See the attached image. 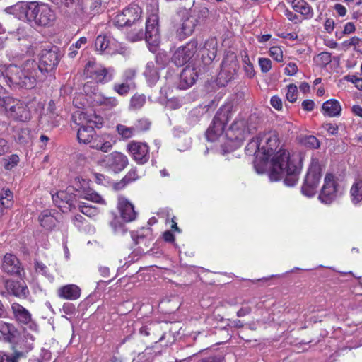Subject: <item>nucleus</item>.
<instances>
[{
    "label": "nucleus",
    "mask_w": 362,
    "mask_h": 362,
    "mask_svg": "<svg viewBox=\"0 0 362 362\" xmlns=\"http://www.w3.org/2000/svg\"><path fill=\"white\" fill-rule=\"evenodd\" d=\"M59 60V48L53 46L42 51L38 63L34 60H28L23 64V68L16 65L8 66L6 76L14 84L30 89L37 81H43L45 74L54 69Z\"/></svg>",
    "instance_id": "f257e3e1"
},
{
    "label": "nucleus",
    "mask_w": 362,
    "mask_h": 362,
    "mask_svg": "<svg viewBox=\"0 0 362 362\" xmlns=\"http://www.w3.org/2000/svg\"><path fill=\"white\" fill-rule=\"evenodd\" d=\"M272 168L270 180L277 181L284 178V184L293 187L298 182L300 173V159L298 155H290L285 149H279L272 159Z\"/></svg>",
    "instance_id": "f03ea898"
},
{
    "label": "nucleus",
    "mask_w": 362,
    "mask_h": 362,
    "mask_svg": "<svg viewBox=\"0 0 362 362\" xmlns=\"http://www.w3.org/2000/svg\"><path fill=\"white\" fill-rule=\"evenodd\" d=\"M13 11L18 18L41 27H50L57 19L54 9L45 3L21 2L13 7Z\"/></svg>",
    "instance_id": "7ed1b4c3"
},
{
    "label": "nucleus",
    "mask_w": 362,
    "mask_h": 362,
    "mask_svg": "<svg viewBox=\"0 0 362 362\" xmlns=\"http://www.w3.org/2000/svg\"><path fill=\"white\" fill-rule=\"evenodd\" d=\"M127 39L130 42H136L146 39L150 45H157L159 42L158 17L153 14L148 17L146 23V32L144 33L143 28L139 23L135 24L127 28Z\"/></svg>",
    "instance_id": "20e7f679"
},
{
    "label": "nucleus",
    "mask_w": 362,
    "mask_h": 362,
    "mask_svg": "<svg viewBox=\"0 0 362 362\" xmlns=\"http://www.w3.org/2000/svg\"><path fill=\"white\" fill-rule=\"evenodd\" d=\"M80 125L77 132V138L80 143L93 144V141L98 139L95 127L99 128L102 124V118L95 115H87L85 112L79 114Z\"/></svg>",
    "instance_id": "39448f33"
},
{
    "label": "nucleus",
    "mask_w": 362,
    "mask_h": 362,
    "mask_svg": "<svg viewBox=\"0 0 362 362\" xmlns=\"http://www.w3.org/2000/svg\"><path fill=\"white\" fill-rule=\"evenodd\" d=\"M235 114V110L232 105H223L216 112L211 124L206 131V138L209 141H214L221 136L228 122L231 119Z\"/></svg>",
    "instance_id": "423d86ee"
},
{
    "label": "nucleus",
    "mask_w": 362,
    "mask_h": 362,
    "mask_svg": "<svg viewBox=\"0 0 362 362\" xmlns=\"http://www.w3.org/2000/svg\"><path fill=\"white\" fill-rule=\"evenodd\" d=\"M83 74L96 83L105 84L114 79L115 70L112 67L105 68L95 62L89 61L85 66Z\"/></svg>",
    "instance_id": "0eeeda50"
},
{
    "label": "nucleus",
    "mask_w": 362,
    "mask_h": 362,
    "mask_svg": "<svg viewBox=\"0 0 362 362\" xmlns=\"http://www.w3.org/2000/svg\"><path fill=\"white\" fill-rule=\"evenodd\" d=\"M238 69V62L236 55L233 53H228L223 59L221 71L218 75V83L224 86L226 83L234 78Z\"/></svg>",
    "instance_id": "6e6552de"
},
{
    "label": "nucleus",
    "mask_w": 362,
    "mask_h": 362,
    "mask_svg": "<svg viewBox=\"0 0 362 362\" xmlns=\"http://www.w3.org/2000/svg\"><path fill=\"white\" fill-rule=\"evenodd\" d=\"M339 185L334 175L327 173L324 179V184L318 199L327 204L332 203L338 196Z\"/></svg>",
    "instance_id": "1a4fd4ad"
},
{
    "label": "nucleus",
    "mask_w": 362,
    "mask_h": 362,
    "mask_svg": "<svg viewBox=\"0 0 362 362\" xmlns=\"http://www.w3.org/2000/svg\"><path fill=\"white\" fill-rule=\"evenodd\" d=\"M198 49V42L192 39L183 46L179 47L172 57V62L177 66L187 64L194 57Z\"/></svg>",
    "instance_id": "9d476101"
},
{
    "label": "nucleus",
    "mask_w": 362,
    "mask_h": 362,
    "mask_svg": "<svg viewBox=\"0 0 362 362\" xmlns=\"http://www.w3.org/2000/svg\"><path fill=\"white\" fill-rule=\"evenodd\" d=\"M320 178L321 174L319 167L313 163L308 171L301 187L302 194L308 197L314 196L320 183Z\"/></svg>",
    "instance_id": "9b49d317"
},
{
    "label": "nucleus",
    "mask_w": 362,
    "mask_h": 362,
    "mask_svg": "<svg viewBox=\"0 0 362 362\" xmlns=\"http://www.w3.org/2000/svg\"><path fill=\"white\" fill-rule=\"evenodd\" d=\"M102 163L109 170L119 173L128 165L129 159L124 153L113 151L103 157Z\"/></svg>",
    "instance_id": "f8f14e48"
},
{
    "label": "nucleus",
    "mask_w": 362,
    "mask_h": 362,
    "mask_svg": "<svg viewBox=\"0 0 362 362\" xmlns=\"http://www.w3.org/2000/svg\"><path fill=\"white\" fill-rule=\"evenodd\" d=\"M127 151L139 165H143L149 160V146L146 143L132 141L127 144Z\"/></svg>",
    "instance_id": "ddd939ff"
},
{
    "label": "nucleus",
    "mask_w": 362,
    "mask_h": 362,
    "mask_svg": "<svg viewBox=\"0 0 362 362\" xmlns=\"http://www.w3.org/2000/svg\"><path fill=\"white\" fill-rule=\"evenodd\" d=\"M11 311L16 321L21 325L27 326L32 331H36V323L32 318L31 313L18 303L11 304Z\"/></svg>",
    "instance_id": "4468645a"
},
{
    "label": "nucleus",
    "mask_w": 362,
    "mask_h": 362,
    "mask_svg": "<svg viewBox=\"0 0 362 362\" xmlns=\"http://www.w3.org/2000/svg\"><path fill=\"white\" fill-rule=\"evenodd\" d=\"M262 138V158L264 160H267L274 153L279 147V139L275 132H269L261 134Z\"/></svg>",
    "instance_id": "2eb2a0df"
},
{
    "label": "nucleus",
    "mask_w": 362,
    "mask_h": 362,
    "mask_svg": "<svg viewBox=\"0 0 362 362\" xmlns=\"http://www.w3.org/2000/svg\"><path fill=\"white\" fill-rule=\"evenodd\" d=\"M251 133L247 127L246 122L242 117H237L226 132V135L230 139L243 141Z\"/></svg>",
    "instance_id": "dca6fc26"
},
{
    "label": "nucleus",
    "mask_w": 362,
    "mask_h": 362,
    "mask_svg": "<svg viewBox=\"0 0 362 362\" xmlns=\"http://www.w3.org/2000/svg\"><path fill=\"white\" fill-rule=\"evenodd\" d=\"M197 20L193 16L183 17L179 23L175 25V30L177 37L184 40L190 36L197 25Z\"/></svg>",
    "instance_id": "f3484780"
},
{
    "label": "nucleus",
    "mask_w": 362,
    "mask_h": 362,
    "mask_svg": "<svg viewBox=\"0 0 362 362\" xmlns=\"http://www.w3.org/2000/svg\"><path fill=\"white\" fill-rule=\"evenodd\" d=\"M1 267L4 272L12 276H21V272L23 271L19 259L11 253L4 255Z\"/></svg>",
    "instance_id": "a211bd4d"
},
{
    "label": "nucleus",
    "mask_w": 362,
    "mask_h": 362,
    "mask_svg": "<svg viewBox=\"0 0 362 362\" xmlns=\"http://www.w3.org/2000/svg\"><path fill=\"white\" fill-rule=\"evenodd\" d=\"M5 288L8 293L19 298H26L30 293L26 284L23 281L6 280Z\"/></svg>",
    "instance_id": "6ab92c4d"
},
{
    "label": "nucleus",
    "mask_w": 362,
    "mask_h": 362,
    "mask_svg": "<svg viewBox=\"0 0 362 362\" xmlns=\"http://www.w3.org/2000/svg\"><path fill=\"white\" fill-rule=\"evenodd\" d=\"M198 77L197 72L194 68L187 66L184 68L180 75L177 88L186 90L191 87Z\"/></svg>",
    "instance_id": "aec40b11"
},
{
    "label": "nucleus",
    "mask_w": 362,
    "mask_h": 362,
    "mask_svg": "<svg viewBox=\"0 0 362 362\" xmlns=\"http://www.w3.org/2000/svg\"><path fill=\"white\" fill-rule=\"evenodd\" d=\"M117 208L122 218L125 222H131L136 219V212L133 204L124 197H119Z\"/></svg>",
    "instance_id": "412c9836"
},
{
    "label": "nucleus",
    "mask_w": 362,
    "mask_h": 362,
    "mask_svg": "<svg viewBox=\"0 0 362 362\" xmlns=\"http://www.w3.org/2000/svg\"><path fill=\"white\" fill-rule=\"evenodd\" d=\"M57 296L62 299L75 300L81 296V288L75 284H67L57 289Z\"/></svg>",
    "instance_id": "4be33fe9"
},
{
    "label": "nucleus",
    "mask_w": 362,
    "mask_h": 362,
    "mask_svg": "<svg viewBox=\"0 0 362 362\" xmlns=\"http://www.w3.org/2000/svg\"><path fill=\"white\" fill-rule=\"evenodd\" d=\"M217 52V42L211 38L206 40L202 48V58L204 64H210L215 59Z\"/></svg>",
    "instance_id": "5701e85b"
},
{
    "label": "nucleus",
    "mask_w": 362,
    "mask_h": 362,
    "mask_svg": "<svg viewBox=\"0 0 362 362\" xmlns=\"http://www.w3.org/2000/svg\"><path fill=\"white\" fill-rule=\"evenodd\" d=\"M62 12L71 15L74 11H76L78 7V11L82 10L80 0H49Z\"/></svg>",
    "instance_id": "b1692460"
},
{
    "label": "nucleus",
    "mask_w": 362,
    "mask_h": 362,
    "mask_svg": "<svg viewBox=\"0 0 362 362\" xmlns=\"http://www.w3.org/2000/svg\"><path fill=\"white\" fill-rule=\"evenodd\" d=\"M126 18L130 27L132 25L139 23V21L141 18V9L137 6H133L125 8L122 11Z\"/></svg>",
    "instance_id": "393cba45"
},
{
    "label": "nucleus",
    "mask_w": 362,
    "mask_h": 362,
    "mask_svg": "<svg viewBox=\"0 0 362 362\" xmlns=\"http://www.w3.org/2000/svg\"><path fill=\"white\" fill-rule=\"evenodd\" d=\"M350 198L354 205H358L362 202V179H356L352 184L350 191Z\"/></svg>",
    "instance_id": "a878e982"
},
{
    "label": "nucleus",
    "mask_w": 362,
    "mask_h": 362,
    "mask_svg": "<svg viewBox=\"0 0 362 362\" xmlns=\"http://www.w3.org/2000/svg\"><path fill=\"white\" fill-rule=\"evenodd\" d=\"M292 5L295 11L304 16L306 19L313 18L314 14L313 10L306 1L303 0H293Z\"/></svg>",
    "instance_id": "bb28decb"
},
{
    "label": "nucleus",
    "mask_w": 362,
    "mask_h": 362,
    "mask_svg": "<svg viewBox=\"0 0 362 362\" xmlns=\"http://www.w3.org/2000/svg\"><path fill=\"white\" fill-rule=\"evenodd\" d=\"M322 108L324 114L329 117L339 116L341 110L339 103L335 99H330L325 102Z\"/></svg>",
    "instance_id": "cd10ccee"
},
{
    "label": "nucleus",
    "mask_w": 362,
    "mask_h": 362,
    "mask_svg": "<svg viewBox=\"0 0 362 362\" xmlns=\"http://www.w3.org/2000/svg\"><path fill=\"white\" fill-rule=\"evenodd\" d=\"M39 222L47 230H52L57 224V220L49 210L43 211L39 216Z\"/></svg>",
    "instance_id": "c85d7f7f"
},
{
    "label": "nucleus",
    "mask_w": 362,
    "mask_h": 362,
    "mask_svg": "<svg viewBox=\"0 0 362 362\" xmlns=\"http://www.w3.org/2000/svg\"><path fill=\"white\" fill-rule=\"evenodd\" d=\"M111 42L112 39L110 37L100 35L95 39V47L100 53L111 54L112 52Z\"/></svg>",
    "instance_id": "c756f323"
},
{
    "label": "nucleus",
    "mask_w": 362,
    "mask_h": 362,
    "mask_svg": "<svg viewBox=\"0 0 362 362\" xmlns=\"http://www.w3.org/2000/svg\"><path fill=\"white\" fill-rule=\"evenodd\" d=\"M0 334L6 341H12L17 336L18 331L12 324L0 321Z\"/></svg>",
    "instance_id": "7c9ffc66"
},
{
    "label": "nucleus",
    "mask_w": 362,
    "mask_h": 362,
    "mask_svg": "<svg viewBox=\"0 0 362 362\" xmlns=\"http://www.w3.org/2000/svg\"><path fill=\"white\" fill-rule=\"evenodd\" d=\"M144 76L149 86H153L159 79V74L157 68L153 62H149L146 64Z\"/></svg>",
    "instance_id": "2f4dec72"
},
{
    "label": "nucleus",
    "mask_w": 362,
    "mask_h": 362,
    "mask_svg": "<svg viewBox=\"0 0 362 362\" xmlns=\"http://www.w3.org/2000/svg\"><path fill=\"white\" fill-rule=\"evenodd\" d=\"M77 192H79L80 197L91 201L93 202L99 203V204H105V200L102 198V197L98 194L95 191L91 189H83L81 192L78 188H76Z\"/></svg>",
    "instance_id": "473e14b6"
},
{
    "label": "nucleus",
    "mask_w": 362,
    "mask_h": 362,
    "mask_svg": "<svg viewBox=\"0 0 362 362\" xmlns=\"http://www.w3.org/2000/svg\"><path fill=\"white\" fill-rule=\"evenodd\" d=\"M53 202L59 208H64L68 204L71 206L73 204L71 197L64 191L58 192L55 195H52Z\"/></svg>",
    "instance_id": "72a5a7b5"
},
{
    "label": "nucleus",
    "mask_w": 362,
    "mask_h": 362,
    "mask_svg": "<svg viewBox=\"0 0 362 362\" xmlns=\"http://www.w3.org/2000/svg\"><path fill=\"white\" fill-rule=\"evenodd\" d=\"M20 104L21 103H19L18 101L15 100L12 98L0 97V105L5 109V110L7 112L10 117H11V113L16 112L17 107H18Z\"/></svg>",
    "instance_id": "f704fd0d"
},
{
    "label": "nucleus",
    "mask_w": 362,
    "mask_h": 362,
    "mask_svg": "<svg viewBox=\"0 0 362 362\" xmlns=\"http://www.w3.org/2000/svg\"><path fill=\"white\" fill-rule=\"evenodd\" d=\"M136 71L134 69H127L123 71L121 81L119 82L129 85L130 88L135 89L136 83L134 82V79L136 78Z\"/></svg>",
    "instance_id": "c9c22d12"
},
{
    "label": "nucleus",
    "mask_w": 362,
    "mask_h": 362,
    "mask_svg": "<svg viewBox=\"0 0 362 362\" xmlns=\"http://www.w3.org/2000/svg\"><path fill=\"white\" fill-rule=\"evenodd\" d=\"M116 130L118 134L124 140H127L134 136L136 133L134 127H127L124 124H119L116 127Z\"/></svg>",
    "instance_id": "e433bc0d"
},
{
    "label": "nucleus",
    "mask_w": 362,
    "mask_h": 362,
    "mask_svg": "<svg viewBox=\"0 0 362 362\" xmlns=\"http://www.w3.org/2000/svg\"><path fill=\"white\" fill-rule=\"evenodd\" d=\"M59 115L57 112H45L40 117L41 123H46L50 127H57L59 124Z\"/></svg>",
    "instance_id": "4c0bfd02"
},
{
    "label": "nucleus",
    "mask_w": 362,
    "mask_h": 362,
    "mask_svg": "<svg viewBox=\"0 0 362 362\" xmlns=\"http://www.w3.org/2000/svg\"><path fill=\"white\" fill-rule=\"evenodd\" d=\"M93 141L91 147L96 150H100L104 153L109 152L113 146V144L109 141H104L98 138Z\"/></svg>",
    "instance_id": "58836bf2"
},
{
    "label": "nucleus",
    "mask_w": 362,
    "mask_h": 362,
    "mask_svg": "<svg viewBox=\"0 0 362 362\" xmlns=\"http://www.w3.org/2000/svg\"><path fill=\"white\" fill-rule=\"evenodd\" d=\"M262 138L261 134H259L256 138H253L246 146L247 151H250L251 153L255 154L262 153Z\"/></svg>",
    "instance_id": "ea45409f"
},
{
    "label": "nucleus",
    "mask_w": 362,
    "mask_h": 362,
    "mask_svg": "<svg viewBox=\"0 0 362 362\" xmlns=\"http://www.w3.org/2000/svg\"><path fill=\"white\" fill-rule=\"evenodd\" d=\"M300 143L310 148H317L320 147L319 140L313 135H306L300 138Z\"/></svg>",
    "instance_id": "a19ab883"
},
{
    "label": "nucleus",
    "mask_w": 362,
    "mask_h": 362,
    "mask_svg": "<svg viewBox=\"0 0 362 362\" xmlns=\"http://www.w3.org/2000/svg\"><path fill=\"white\" fill-rule=\"evenodd\" d=\"M97 103L102 106H104L108 110L115 108L119 104V100L116 97H102L97 100Z\"/></svg>",
    "instance_id": "79ce46f5"
},
{
    "label": "nucleus",
    "mask_w": 362,
    "mask_h": 362,
    "mask_svg": "<svg viewBox=\"0 0 362 362\" xmlns=\"http://www.w3.org/2000/svg\"><path fill=\"white\" fill-rule=\"evenodd\" d=\"M112 90L121 96H126L134 89L130 88L129 85L118 81L113 84Z\"/></svg>",
    "instance_id": "37998d69"
},
{
    "label": "nucleus",
    "mask_w": 362,
    "mask_h": 362,
    "mask_svg": "<svg viewBox=\"0 0 362 362\" xmlns=\"http://www.w3.org/2000/svg\"><path fill=\"white\" fill-rule=\"evenodd\" d=\"M87 42V39L85 37H81L79 38L78 41H76L74 44L71 45L69 47V52L68 53V56L70 58H74L78 54V49L81 47L82 45H85Z\"/></svg>",
    "instance_id": "c03bdc74"
},
{
    "label": "nucleus",
    "mask_w": 362,
    "mask_h": 362,
    "mask_svg": "<svg viewBox=\"0 0 362 362\" xmlns=\"http://www.w3.org/2000/svg\"><path fill=\"white\" fill-rule=\"evenodd\" d=\"M80 211L89 217H93L98 214L99 211L96 207H93L90 205H86L83 203L78 205Z\"/></svg>",
    "instance_id": "a18cd8bd"
},
{
    "label": "nucleus",
    "mask_w": 362,
    "mask_h": 362,
    "mask_svg": "<svg viewBox=\"0 0 362 362\" xmlns=\"http://www.w3.org/2000/svg\"><path fill=\"white\" fill-rule=\"evenodd\" d=\"M28 112L21 104L17 107L15 113H11V118L19 121H25L28 119Z\"/></svg>",
    "instance_id": "49530a36"
},
{
    "label": "nucleus",
    "mask_w": 362,
    "mask_h": 362,
    "mask_svg": "<svg viewBox=\"0 0 362 362\" xmlns=\"http://www.w3.org/2000/svg\"><path fill=\"white\" fill-rule=\"evenodd\" d=\"M151 125V122L148 121V119L142 118L140 119H138L133 127H134L136 133H139L141 132L147 131L149 129Z\"/></svg>",
    "instance_id": "de8ad7c7"
},
{
    "label": "nucleus",
    "mask_w": 362,
    "mask_h": 362,
    "mask_svg": "<svg viewBox=\"0 0 362 362\" xmlns=\"http://www.w3.org/2000/svg\"><path fill=\"white\" fill-rule=\"evenodd\" d=\"M146 103V97L144 95H134L131 98V106L136 110L140 109Z\"/></svg>",
    "instance_id": "09e8293b"
},
{
    "label": "nucleus",
    "mask_w": 362,
    "mask_h": 362,
    "mask_svg": "<svg viewBox=\"0 0 362 362\" xmlns=\"http://www.w3.org/2000/svg\"><path fill=\"white\" fill-rule=\"evenodd\" d=\"M113 24L119 28L130 27L122 12L115 16L113 19Z\"/></svg>",
    "instance_id": "8fccbe9b"
},
{
    "label": "nucleus",
    "mask_w": 362,
    "mask_h": 362,
    "mask_svg": "<svg viewBox=\"0 0 362 362\" xmlns=\"http://www.w3.org/2000/svg\"><path fill=\"white\" fill-rule=\"evenodd\" d=\"M110 226L112 227L113 232L117 235L124 234L127 230L124 225L117 218H115L110 222Z\"/></svg>",
    "instance_id": "3c124183"
},
{
    "label": "nucleus",
    "mask_w": 362,
    "mask_h": 362,
    "mask_svg": "<svg viewBox=\"0 0 362 362\" xmlns=\"http://www.w3.org/2000/svg\"><path fill=\"white\" fill-rule=\"evenodd\" d=\"M287 93L286 94V98L291 103H294L297 100V86L294 84H289L287 86Z\"/></svg>",
    "instance_id": "603ef678"
},
{
    "label": "nucleus",
    "mask_w": 362,
    "mask_h": 362,
    "mask_svg": "<svg viewBox=\"0 0 362 362\" xmlns=\"http://www.w3.org/2000/svg\"><path fill=\"white\" fill-rule=\"evenodd\" d=\"M8 69V66L6 69V70L4 71V73L2 74H0V93L1 92V90H4L3 88V86H2V83H4V82L8 84L10 87H13V88H24L23 87H21L18 84H14L13 83H12L9 78L6 76V71Z\"/></svg>",
    "instance_id": "864d4df0"
},
{
    "label": "nucleus",
    "mask_w": 362,
    "mask_h": 362,
    "mask_svg": "<svg viewBox=\"0 0 362 362\" xmlns=\"http://www.w3.org/2000/svg\"><path fill=\"white\" fill-rule=\"evenodd\" d=\"M19 162V158L17 155L13 154L11 156H9L8 158L4 160V168L6 170H11L15 166L17 165V164Z\"/></svg>",
    "instance_id": "5fc2aeb1"
},
{
    "label": "nucleus",
    "mask_w": 362,
    "mask_h": 362,
    "mask_svg": "<svg viewBox=\"0 0 362 362\" xmlns=\"http://www.w3.org/2000/svg\"><path fill=\"white\" fill-rule=\"evenodd\" d=\"M269 54L278 62H281L283 61V52L279 47H272L269 49Z\"/></svg>",
    "instance_id": "6e6d98bb"
},
{
    "label": "nucleus",
    "mask_w": 362,
    "mask_h": 362,
    "mask_svg": "<svg viewBox=\"0 0 362 362\" xmlns=\"http://www.w3.org/2000/svg\"><path fill=\"white\" fill-rule=\"evenodd\" d=\"M332 61L331 54L327 52H322L317 56V62L322 66L327 65Z\"/></svg>",
    "instance_id": "4d7b16f0"
},
{
    "label": "nucleus",
    "mask_w": 362,
    "mask_h": 362,
    "mask_svg": "<svg viewBox=\"0 0 362 362\" xmlns=\"http://www.w3.org/2000/svg\"><path fill=\"white\" fill-rule=\"evenodd\" d=\"M139 178V176L137 173L136 168H132L126 174L122 179V181L125 183H129L138 180Z\"/></svg>",
    "instance_id": "13d9d810"
},
{
    "label": "nucleus",
    "mask_w": 362,
    "mask_h": 362,
    "mask_svg": "<svg viewBox=\"0 0 362 362\" xmlns=\"http://www.w3.org/2000/svg\"><path fill=\"white\" fill-rule=\"evenodd\" d=\"M259 65L262 72L267 73L272 68V62L268 58L261 57L259 59Z\"/></svg>",
    "instance_id": "bf43d9fd"
},
{
    "label": "nucleus",
    "mask_w": 362,
    "mask_h": 362,
    "mask_svg": "<svg viewBox=\"0 0 362 362\" xmlns=\"http://www.w3.org/2000/svg\"><path fill=\"white\" fill-rule=\"evenodd\" d=\"M34 269L37 273L45 276L47 275L49 272L47 267L42 262L37 260L35 261Z\"/></svg>",
    "instance_id": "052dcab7"
},
{
    "label": "nucleus",
    "mask_w": 362,
    "mask_h": 362,
    "mask_svg": "<svg viewBox=\"0 0 362 362\" xmlns=\"http://www.w3.org/2000/svg\"><path fill=\"white\" fill-rule=\"evenodd\" d=\"M298 66L294 62H289L285 68V74L288 76H293L298 72Z\"/></svg>",
    "instance_id": "680f3d73"
},
{
    "label": "nucleus",
    "mask_w": 362,
    "mask_h": 362,
    "mask_svg": "<svg viewBox=\"0 0 362 362\" xmlns=\"http://www.w3.org/2000/svg\"><path fill=\"white\" fill-rule=\"evenodd\" d=\"M270 103H271L272 106L274 108H275L276 110H279L282 108L281 99L276 95L272 97V98L270 100Z\"/></svg>",
    "instance_id": "e2e57ef3"
},
{
    "label": "nucleus",
    "mask_w": 362,
    "mask_h": 362,
    "mask_svg": "<svg viewBox=\"0 0 362 362\" xmlns=\"http://www.w3.org/2000/svg\"><path fill=\"white\" fill-rule=\"evenodd\" d=\"M243 69H244L245 75L248 78H251L255 76V69H254V66H253L252 64H247V65L243 66Z\"/></svg>",
    "instance_id": "0e129e2a"
},
{
    "label": "nucleus",
    "mask_w": 362,
    "mask_h": 362,
    "mask_svg": "<svg viewBox=\"0 0 362 362\" xmlns=\"http://www.w3.org/2000/svg\"><path fill=\"white\" fill-rule=\"evenodd\" d=\"M9 150L8 142L4 139L0 138V156L7 153Z\"/></svg>",
    "instance_id": "69168bd1"
},
{
    "label": "nucleus",
    "mask_w": 362,
    "mask_h": 362,
    "mask_svg": "<svg viewBox=\"0 0 362 362\" xmlns=\"http://www.w3.org/2000/svg\"><path fill=\"white\" fill-rule=\"evenodd\" d=\"M302 107L304 110L312 111L315 107V103L312 100H305L302 103Z\"/></svg>",
    "instance_id": "338daca9"
},
{
    "label": "nucleus",
    "mask_w": 362,
    "mask_h": 362,
    "mask_svg": "<svg viewBox=\"0 0 362 362\" xmlns=\"http://www.w3.org/2000/svg\"><path fill=\"white\" fill-rule=\"evenodd\" d=\"M0 362H17V358L14 356L0 354Z\"/></svg>",
    "instance_id": "774afa93"
}]
</instances>
